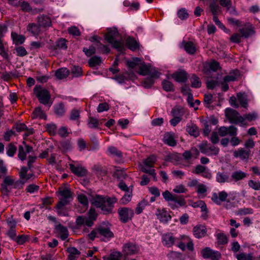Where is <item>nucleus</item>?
I'll return each mask as SVG.
<instances>
[{
  "label": "nucleus",
  "instance_id": "57",
  "mask_svg": "<svg viewBox=\"0 0 260 260\" xmlns=\"http://www.w3.org/2000/svg\"><path fill=\"white\" fill-rule=\"evenodd\" d=\"M40 189V187L34 184H29L26 188V191L30 193L37 192Z\"/></svg>",
  "mask_w": 260,
  "mask_h": 260
},
{
  "label": "nucleus",
  "instance_id": "51",
  "mask_svg": "<svg viewBox=\"0 0 260 260\" xmlns=\"http://www.w3.org/2000/svg\"><path fill=\"white\" fill-rule=\"evenodd\" d=\"M148 202L145 200H142L137 205V207L136 208V213L137 214H139L143 211L144 208L147 205Z\"/></svg>",
  "mask_w": 260,
  "mask_h": 260
},
{
  "label": "nucleus",
  "instance_id": "4",
  "mask_svg": "<svg viewBox=\"0 0 260 260\" xmlns=\"http://www.w3.org/2000/svg\"><path fill=\"white\" fill-rule=\"evenodd\" d=\"M59 192L61 198L57 204V207L61 209L67 205L69 204L70 200H72V193L69 188L61 187L59 189Z\"/></svg>",
  "mask_w": 260,
  "mask_h": 260
},
{
  "label": "nucleus",
  "instance_id": "52",
  "mask_svg": "<svg viewBox=\"0 0 260 260\" xmlns=\"http://www.w3.org/2000/svg\"><path fill=\"white\" fill-rule=\"evenodd\" d=\"M72 74L75 77H81L83 74L81 68L79 66H74L72 69Z\"/></svg>",
  "mask_w": 260,
  "mask_h": 260
},
{
  "label": "nucleus",
  "instance_id": "25",
  "mask_svg": "<svg viewBox=\"0 0 260 260\" xmlns=\"http://www.w3.org/2000/svg\"><path fill=\"white\" fill-rule=\"evenodd\" d=\"M178 240L174 237L172 234H167L162 236V242L164 245L168 247H170Z\"/></svg>",
  "mask_w": 260,
  "mask_h": 260
},
{
  "label": "nucleus",
  "instance_id": "54",
  "mask_svg": "<svg viewBox=\"0 0 260 260\" xmlns=\"http://www.w3.org/2000/svg\"><path fill=\"white\" fill-rule=\"evenodd\" d=\"M77 199L78 201L85 207L88 205V200L86 195L81 193L78 195Z\"/></svg>",
  "mask_w": 260,
  "mask_h": 260
},
{
  "label": "nucleus",
  "instance_id": "45",
  "mask_svg": "<svg viewBox=\"0 0 260 260\" xmlns=\"http://www.w3.org/2000/svg\"><path fill=\"white\" fill-rule=\"evenodd\" d=\"M121 254L119 252L115 251L111 253L110 255L104 257V260H120Z\"/></svg>",
  "mask_w": 260,
  "mask_h": 260
},
{
  "label": "nucleus",
  "instance_id": "59",
  "mask_svg": "<svg viewBox=\"0 0 260 260\" xmlns=\"http://www.w3.org/2000/svg\"><path fill=\"white\" fill-rule=\"evenodd\" d=\"M28 240V237L25 235H21L16 236L15 239L13 240L17 244L22 245L23 244Z\"/></svg>",
  "mask_w": 260,
  "mask_h": 260
},
{
  "label": "nucleus",
  "instance_id": "27",
  "mask_svg": "<svg viewBox=\"0 0 260 260\" xmlns=\"http://www.w3.org/2000/svg\"><path fill=\"white\" fill-rule=\"evenodd\" d=\"M172 76L178 82H185L187 79V74L184 71L174 73Z\"/></svg>",
  "mask_w": 260,
  "mask_h": 260
},
{
  "label": "nucleus",
  "instance_id": "42",
  "mask_svg": "<svg viewBox=\"0 0 260 260\" xmlns=\"http://www.w3.org/2000/svg\"><path fill=\"white\" fill-rule=\"evenodd\" d=\"M191 86L193 88H200L201 86L202 83L200 78L196 75L193 74L190 79Z\"/></svg>",
  "mask_w": 260,
  "mask_h": 260
},
{
  "label": "nucleus",
  "instance_id": "15",
  "mask_svg": "<svg viewBox=\"0 0 260 260\" xmlns=\"http://www.w3.org/2000/svg\"><path fill=\"white\" fill-rule=\"evenodd\" d=\"M69 166L72 172L78 177H84L87 174V169L80 165L76 166L70 164Z\"/></svg>",
  "mask_w": 260,
  "mask_h": 260
},
{
  "label": "nucleus",
  "instance_id": "16",
  "mask_svg": "<svg viewBox=\"0 0 260 260\" xmlns=\"http://www.w3.org/2000/svg\"><path fill=\"white\" fill-rule=\"evenodd\" d=\"M123 250L125 254L133 255L139 252V247L135 243L128 242L123 246Z\"/></svg>",
  "mask_w": 260,
  "mask_h": 260
},
{
  "label": "nucleus",
  "instance_id": "61",
  "mask_svg": "<svg viewBox=\"0 0 260 260\" xmlns=\"http://www.w3.org/2000/svg\"><path fill=\"white\" fill-rule=\"evenodd\" d=\"M242 117L244 118V121L247 120L248 121H251L255 120L257 118V114L255 112H253L250 113L246 114Z\"/></svg>",
  "mask_w": 260,
  "mask_h": 260
},
{
  "label": "nucleus",
  "instance_id": "63",
  "mask_svg": "<svg viewBox=\"0 0 260 260\" xmlns=\"http://www.w3.org/2000/svg\"><path fill=\"white\" fill-rule=\"evenodd\" d=\"M26 152L25 151L24 148L22 146H19L18 149V156L21 160H24L26 159Z\"/></svg>",
  "mask_w": 260,
  "mask_h": 260
},
{
  "label": "nucleus",
  "instance_id": "5",
  "mask_svg": "<svg viewBox=\"0 0 260 260\" xmlns=\"http://www.w3.org/2000/svg\"><path fill=\"white\" fill-rule=\"evenodd\" d=\"M34 92L41 104L46 105L49 103L50 94L48 90L41 86H36L34 89Z\"/></svg>",
  "mask_w": 260,
  "mask_h": 260
},
{
  "label": "nucleus",
  "instance_id": "47",
  "mask_svg": "<svg viewBox=\"0 0 260 260\" xmlns=\"http://www.w3.org/2000/svg\"><path fill=\"white\" fill-rule=\"evenodd\" d=\"M101 62V58L100 57L95 56L89 59L88 61L89 65L92 68L100 64Z\"/></svg>",
  "mask_w": 260,
  "mask_h": 260
},
{
  "label": "nucleus",
  "instance_id": "3",
  "mask_svg": "<svg viewBox=\"0 0 260 260\" xmlns=\"http://www.w3.org/2000/svg\"><path fill=\"white\" fill-rule=\"evenodd\" d=\"M120 34L116 29H110L105 35V40L119 52H122L124 49L123 42L119 40Z\"/></svg>",
  "mask_w": 260,
  "mask_h": 260
},
{
  "label": "nucleus",
  "instance_id": "29",
  "mask_svg": "<svg viewBox=\"0 0 260 260\" xmlns=\"http://www.w3.org/2000/svg\"><path fill=\"white\" fill-rule=\"evenodd\" d=\"M240 76V72L238 70H234L231 72L228 75L223 78L224 82H230L237 80Z\"/></svg>",
  "mask_w": 260,
  "mask_h": 260
},
{
  "label": "nucleus",
  "instance_id": "56",
  "mask_svg": "<svg viewBox=\"0 0 260 260\" xmlns=\"http://www.w3.org/2000/svg\"><path fill=\"white\" fill-rule=\"evenodd\" d=\"M98 49L100 50L103 53H108L110 51V48L107 46L101 43L100 41H98V44H96Z\"/></svg>",
  "mask_w": 260,
  "mask_h": 260
},
{
  "label": "nucleus",
  "instance_id": "9",
  "mask_svg": "<svg viewBox=\"0 0 260 260\" xmlns=\"http://www.w3.org/2000/svg\"><path fill=\"white\" fill-rule=\"evenodd\" d=\"M118 213L120 220L122 223H126L128 220H131L134 214L132 209L126 207L119 208Z\"/></svg>",
  "mask_w": 260,
  "mask_h": 260
},
{
  "label": "nucleus",
  "instance_id": "39",
  "mask_svg": "<svg viewBox=\"0 0 260 260\" xmlns=\"http://www.w3.org/2000/svg\"><path fill=\"white\" fill-rule=\"evenodd\" d=\"M207 191L206 186L202 183H200L196 188V191L199 194V198H205L206 196Z\"/></svg>",
  "mask_w": 260,
  "mask_h": 260
},
{
  "label": "nucleus",
  "instance_id": "21",
  "mask_svg": "<svg viewBox=\"0 0 260 260\" xmlns=\"http://www.w3.org/2000/svg\"><path fill=\"white\" fill-rule=\"evenodd\" d=\"M216 180L221 184L231 181L229 175L225 172H218L216 175Z\"/></svg>",
  "mask_w": 260,
  "mask_h": 260
},
{
  "label": "nucleus",
  "instance_id": "2",
  "mask_svg": "<svg viewBox=\"0 0 260 260\" xmlns=\"http://www.w3.org/2000/svg\"><path fill=\"white\" fill-rule=\"evenodd\" d=\"M25 183V181L17 180H15L11 176H6L1 184V191L4 196H8L12 188H22Z\"/></svg>",
  "mask_w": 260,
  "mask_h": 260
},
{
  "label": "nucleus",
  "instance_id": "31",
  "mask_svg": "<svg viewBox=\"0 0 260 260\" xmlns=\"http://www.w3.org/2000/svg\"><path fill=\"white\" fill-rule=\"evenodd\" d=\"M125 44L128 49L132 51L136 50L139 48V44L133 38L128 37L125 40Z\"/></svg>",
  "mask_w": 260,
  "mask_h": 260
},
{
  "label": "nucleus",
  "instance_id": "37",
  "mask_svg": "<svg viewBox=\"0 0 260 260\" xmlns=\"http://www.w3.org/2000/svg\"><path fill=\"white\" fill-rule=\"evenodd\" d=\"M107 151L109 155L118 158H121L122 156V152L114 146L109 147L108 148Z\"/></svg>",
  "mask_w": 260,
  "mask_h": 260
},
{
  "label": "nucleus",
  "instance_id": "58",
  "mask_svg": "<svg viewBox=\"0 0 260 260\" xmlns=\"http://www.w3.org/2000/svg\"><path fill=\"white\" fill-rule=\"evenodd\" d=\"M0 55L4 58L8 59L9 55L5 51L4 43L2 39H0Z\"/></svg>",
  "mask_w": 260,
  "mask_h": 260
},
{
  "label": "nucleus",
  "instance_id": "48",
  "mask_svg": "<svg viewBox=\"0 0 260 260\" xmlns=\"http://www.w3.org/2000/svg\"><path fill=\"white\" fill-rule=\"evenodd\" d=\"M87 124L90 128H97L99 125V122L96 118L89 116Z\"/></svg>",
  "mask_w": 260,
  "mask_h": 260
},
{
  "label": "nucleus",
  "instance_id": "7",
  "mask_svg": "<svg viewBox=\"0 0 260 260\" xmlns=\"http://www.w3.org/2000/svg\"><path fill=\"white\" fill-rule=\"evenodd\" d=\"M199 148L201 153L208 156L217 155L219 152L218 147L212 145L207 141H203L200 144Z\"/></svg>",
  "mask_w": 260,
  "mask_h": 260
},
{
  "label": "nucleus",
  "instance_id": "19",
  "mask_svg": "<svg viewBox=\"0 0 260 260\" xmlns=\"http://www.w3.org/2000/svg\"><path fill=\"white\" fill-rule=\"evenodd\" d=\"M98 232L99 235L107 239H110L114 237V234L111 231L110 228L107 226H99L98 228Z\"/></svg>",
  "mask_w": 260,
  "mask_h": 260
},
{
  "label": "nucleus",
  "instance_id": "43",
  "mask_svg": "<svg viewBox=\"0 0 260 260\" xmlns=\"http://www.w3.org/2000/svg\"><path fill=\"white\" fill-rule=\"evenodd\" d=\"M216 238L218 244L224 245L228 243V239L225 234L223 233H219L216 235Z\"/></svg>",
  "mask_w": 260,
  "mask_h": 260
},
{
  "label": "nucleus",
  "instance_id": "33",
  "mask_svg": "<svg viewBox=\"0 0 260 260\" xmlns=\"http://www.w3.org/2000/svg\"><path fill=\"white\" fill-rule=\"evenodd\" d=\"M235 256L237 259V260H254L255 259L252 253H237L235 254Z\"/></svg>",
  "mask_w": 260,
  "mask_h": 260
},
{
  "label": "nucleus",
  "instance_id": "32",
  "mask_svg": "<svg viewBox=\"0 0 260 260\" xmlns=\"http://www.w3.org/2000/svg\"><path fill=\"white\" fill-rule=\"evenodd\" d=\"M186 132L190 135L197 137L199 135V131L198 127L194 124H189L186 126Z\"/></svg>",
  "mask_w": 260,
  "mask_h": 260
},
{
  "label": "nucleus",
  "instance_id": "13",
  "mask_svg": "<svg viewBox=\"0 0 260 260\" xmlns=\"http://www.w3.org/2000/svg\"><path fill=\"white\" fill-rule=\"evenodd\" d=\"M155 215L157 218L159 219L160 222L165 223H167L171 219V215L164 208H157L156 211Z\"/></svg>",
  "mask_w": 260,
  "mask_h": 260
},
{
  "label": "nucleus",
  "instance_id": "64",
  "mask_svg": "<svg viewBox=\"0 0 260 260\" xmlns=\"http://www.w3.org/2000/svg\"><path fill=\"white\" fill-rule=\"evenodd\" d=\"M154 82V79L152 77H148L143 81V85L145 88H148L153 84Z\"/></svg>",
  "mask_w": 260,
  "mask_h": 260
},
{
  "label": "nucleus",
  "instance_id": "6",
  "mask_svg": "<svg viewBox=\"0 0 260 260\" xmlns=\"http://www.w3.org/2000/svg\"><path fill=\"white\" fill-rule=\"evenodd\" d=\"M155 162V156L154 155H150L144 160L143 163L145 166V167H143L142 169V171L143 172L147 173L150 175L152 176L154 181L157 180L156 174L155 172V170L153 169H147L146 167L150 168L153 167V166Z\"/></svg>",
  "mask_w": 260,
  "mask_h": 260
},
{
  "label": "nucleus",
  "instance_id": "60",
  "mask_svg": "<svg viewBox=\"0 0 260 260\" xmlns=\"http://www.w3.org/2000/svg\"><path fill=\"white\" fill-rule=\"evenodd\" d=\"M249 187L255 190H260V183L259 181H255L253 180H249L248 182Z\"/></svg>",
  "mask_w": 260,
  "mask_h": 260
},
{
  "label": "nucleus",
  "instance_id": "26",
  "mask_svg": "<svg viewBox=\"0 0 260 260\" xmlns=\"http://www.w3.org/2000/svg\"><path fill=\"white\" fill-rule=\"evenodd\" d=\"M182 44L183 45L184 48L186 52L190 54L193 55L195 54L197 50L195 44L190 41H183Z\"/></svg>",
  "mask_w": 260,
  "mask_h": 260
},
{
  "label": "nucleus",
  "instance_id": "18",
  "mask_svg": "<svg viewBox=\"0 0 260 260\" xmlns=\"http://www.w3.org/2000/svg\"><path fill=\"white\" fill-rule=\"evenodd\" d=\"M55 230L57 235L62 241L66 240L68 238L69 234L67 227L60 223H58L55 225Z\"/></svg>",
  "mask_w": 260,
  "mask_h": 260
},
{
  "label": "nucleus",
  "instance_id": "17",
  "mask_svg": "<svg viewBox=\"0 0 260 260\" xmlns=\"http://www.w3.org/2000/svg\"><path fill=\"white\" fill-rule=\"evenodd\" d=\"M228 194L225 191H221L218 193V195L214 192L212 193L211 200L218 205H221V202L227 201Z\"/></svg>",
  "mask_w": 260,
  "mask_h": 260
},
{
  "label": "nucleus",
  "instance_id": "38",
  "mask_svg": "<svg viewBox=\"0 0 260 260\" xmlns=\"http://www.w3.org/2000/svg\"><path fill=\"white\" fill-rule=\"evenodd\" d=\"M237 97L241 106L246 108L248 107V100L247 95L245 93H238Z\"/></svg>",
  "mask_w": 260,
  "mask_h": 260
},
{
  "label": "nucleus",
  "instance_id": "24",
  "mask_svg": "<svg viewBox=\"0 0 260 260\" xmlns=\"http://www.w3.org/2000/svg\"><path fill=\"white\" fill-rule=\"evenodd\" d=\"M27 30L32 36H38L41 32V27L38 24L35 23H29L26 27Z\"/></svg>",
  "mask_w": 260,
  "mask_h": 260
},
{
  "label": "nucleus",
  "instance_id": "50",
  "mask_svg": "<svg viewBox=\"0 0 260 260\" xmlns=\"http://www.w3.org/2000/svg\"><path fill=\"white\" fill-rule=\"evenodd\" d=\"M180 237L181 240H184L185 242L187 243L186 246L187 248L190 251H193L194 249L193 244L190 239L186 236H181Z\"/></svg>",
  "mask_w": 260,
  "mask_h": 260
},
{
  "label": "nucleus",
  "instance_id": "30",
  "mask_svg": "<svg viewBox=\"0 0 260 260\" xmlns=\"http://www.w3.org/2000/svg\"><path fill=\"white\" fill-rule=\"evenodd\" d=\"M70 74V71L66 68H62L57 70L55 76L58 79H63L67 78Z\"/></svg>",
  "mask_w": 260,
  "mask_h": 260
},
{
  "label": "nucleus",
  "instance_id": "10",
  "mask_svg": "<svg viewBox=\"0 0 260 260\" xmlns=\"http://www.w3.org/2000/svg\"><path fill=\"white\" fill-rule=\"evenodd\" d=\"M201 253L204 258H211L212 260H219L221 256L218 251H213L209 247L203 249Z\"/></svg>",
  "mask_w": 260,
  "mask_h": 260
},
{
  "label": "nucleus",
  "instance_id": "41",
  "mask_svg": "<svg viewBox=\"0 0 260 260\" xmlns=\"http://www.w3.org/2000/svg\"><path fill=\"white\" fill-rule=\"evenodd\" d=\"M11 36L13 40L16 44H22L25 40V38L23 35H18L16 32H12Z\"/></svg>",
  "mask_w": 260,
  "mask_h": 260
},
{
  "label": "nucleus",
  "instance_id": "12",
  "mask_svg": "<svg viewBox=\"0 0 260 260\" xmlns=\"http://www.w3.org/2000/svg\"><path fill=\"white\" fill-rule=\"evenodd\" d=\"M251 155L250 149H244L240 148L235 150L233 152V156L235 158H239L242 160H247Z\"/></svg>",
  "mask_w": 260,
  "mask_h": 260
},
{
  "label": "nucleus",
  "instance_id": "55",
  "mask_svg": "<svg viewBox=\"0 0 260 260\" xmlns=\"http://www.w3.org/2000/svg\"><path fill=\"white\" fill-rule=\"evenodd\" d=\"M150 67L146 64H143L140 66L139 71L140 75L145 76L149 74L150 72Z\"/></svg>",
  "mask_w": 260,
  "mask_h": 260
},
{
  "label": "nucleus",
  "instance_id": "28",
  "mask_svg": "<svg viewBox=\"0 0 260 260\" xmlns=\"http://www.w3.org/2000/svg\"><path fill=\"white\" fill-rule=\"evenodd\" d=\"M248 174L242 171H237L232 173L231 175V181L233 180L235 182L243 180L247 177Z\"/></svg>",
  "mask_w": 260,
  "mask_h": 260
},
{
  "label": "nucleus",
  "instance_id": "49",
  "mask_svg": "<svg viewBox=\"0 0 260 260\" xmlns=\"http://www.w3.org/2000/svg\"><path fill=\"white\" fill-rule=\"evenodd\" d=\"M6 149L7 154L9 156H13L17 150V147L12 143H10Z\"/></svg>",
  "mask_w": 260,
  "mask_h": 260
},
{
  "label": "nucleus",
  "instance_id": "22",
  "mask_svg": "<svg viewBox=\"0 0 260 260\" xmlns=\"http://www.w3.org/2000/svg\"><path fill=\"white\" fill-rule=\"evenodd\" d=\"M163 141L165 144L170 146L174 147L177 144V141L175 140L174 135L172 133L167 132L165 133Z\"/></svg>",
  "mask_w": 260,
  "mask_h": 260
},
{
  "label": "nucleus",
  "instance_id": "53",
  "mask_svg": "<svg viewBox=\"0 0 260 260\" xmlns=\"http://www.w3.org/2000/svg\"><path fill=\"white\" fill-rule=\"evenodd\" d=\"M210 9L213 15H217L220 11L219 6L215 2L210 4Z\"/></svg>",
  "mask_w": 260,
  "mask_h": 260
},
{
  "label": "nucleus",
  "instance_id": "34",
  "mask_svg": "<svg viewBox=\"0 0 260 260\" xmlns=\"http://www.w3.org/2000/svg\"><path fill=\"white\" fill-rule=\"evenodd\" d=\"M69 253L68 255L69 260H76L78 256L80 254V252L75 247H70L67 249Z\"/></svg>",
  "mask_w": 260,
  "mask_h": 260
},
{
  "label": "nucleus",
  "instance_id": "1",
  "mask_svg": "<svg viewBox=\"0 0 260 260\" xmlns=\"http://www.w3.org/2000/svg\"><path fill=\"white\" fill-rule=\"evenodd\" d=\"M115 202L114 199L96 195L93 199L92 203L96 207L100 209L103 214H108L112 212L113 204Z\"/></svg>",
  "mask_w": 260,
  "mask_h": 260
},
{
  "label": "nucleus",
  "instance_id": "46",
  "mask_svg": "<svg viewBox=\"0 0 260 260\" xmlns=\"http://www.w3.org/2000/svg\"><path fill=\"white\" fill-rule=\"evenodd\" d=\"M163 89L167 91H171L174 90V85L170 81L165 80L162 82Z\"/></svg>",
  "mask_w": 260,
  "mask_h": 260
},
{
  "label": "nucleus",
  "instance_id": "11",
  "mask_svg": "<svg viewBox=\"0 0 260 260\" xmlns=\"http://www.w3.org/2000/svg\"><path fill=\"white\" fill-rule=\"evenodd\" d=\"M218 133L221 137H224L228 135L230 136H236L237 135V128L233 125L229 127L221 126L218 129Z\"/></svg>",
  "mask_w": 260,
  "mask_h": 260
},
{
  "label": "nucleus",
  "instance_id": "20",
  "mask_svg": "<svg viewBox=\"0 0 260 260\" xmlns=\"http://www.w3.org/2000/svg\"><path fill=\"white\" fill-rule=\"evenodd\" d=\"M37 22L40 27H47L51 25V21L50 18L46 15H42L38 16L37 18Z\"/></svg>",
  "mask_w": 260,
  "mask_h": 260
},
{
  "label": "nucleus",
  "instance_id": "62",
  "mask_svg": "<svg viewBox=\"0 0 260 260\" xmlns=\"http://www.w3.org/2000/svg\"><path fill=\"white\" fill-rule=\"evenodd\" d=\"M66 42V39L61 38L56 42V46L59 49L65 50L67 48Z\"/></svg>",
  "mask_w": 260,
  "mask_h": 260
},
{
  "label": "nucleus",
  "instance_id": "40",
  "mask_svg": "<svg viewBox=\"0 0 260 260\" xmlns=\"http://www.w3.org/2000/svg\"><path fill=\"white\" fill-rule=\"evenodd\" d=\"M193 155L198 156L199 155V151L197 148H192L191 151H185L183 153V156L186 160L190 159Z\"/></svg>",
  "mask_w": 260,
  "mask_h": 260
},
{
  "label": "nucleus",
  "instance_id": "36",
  "mask_svg": "<svg viewBox=\"0 0 260 260\" xmlns=\"http://www.w3.org/2000/svg\"><path fill=\"white\" fill-rule=\"evenodd\" d=\"M54 111L55 114L57 116H63L66 113V109L64 104L62 103H60L54 105Z\"/></svg>",
  "mask_w": 260,
  "mask_h": 260
},
{
  "label": "nucleus",
  "instance_id": "14",
  "mask_svg": "<svg viewBox=\"0 0 260 260\" xmlns=\"http://www.w3.org/2000/svg\"><path fill=\"white\" fill-rule=\"evenodd\" d=\"M186 202L181 196L175 194L172 201L169 203V206L173 210H175L179 207L186 206Z\"/></svg>",
  "mask_w": 260,
  "mask_h": 260
},
{
  "label": "nucleus",
  "instance_id": "8",
  "mask_svg": "<svg viewBox=\"0 0 260 260\" xmlns=\"http://www.w3.org/2000/svg\"><path fill=\"white\" fill-rule=\"evenodd\" d=\"M226 117L231 123H243L244 118L235 110L228 108L225 111Z\"/></svg>",
  "mask_w": 260,
  "mask_h": 260
},
{
  "label": "nucleus",
  "instance_id": "35",
  "mask_svg": "<svg viewBox=\"0 0 260 260\" xmlns=\"http://www.w3.org/2000/svg\"><path fill=\"white\" fill-rule=\"evenodd\" d=\"M239 32L242 37L248 38L254 33L253 28L250 26V27H244L239 29Z\"/></svg>",
  "mask_w": 260,
  "mask_h": 260
},
{
  "label": "nucleus",
  "instance_id": "44",
  "mask_svg": "<svg viewBox=\"0 0 260 260\" xmlns=\"http://www.w3.org/2000/svg\"><path fill=\"white\" fill-rule=\"evenodd\" d=\"M81 110L80 109H73L70 113V119L71 120H78L80 117Z\"/></svg>",
  "mask_w": 260,
  "mask_h": 260
},
{
  "label": "nucleus",
  "instance_id": "23",
  "mask_svg": "<svg viewBox=\"0 0 260 260\" xmlns=\"http://www.w3.org/2000/svg\"><path fill=\"white\" fill-rule=\"evenodd\" d=\"M207 232L205 226L202 225H198L194 226L193 229V233L197 238H201L204 237Z\"/></svg>",
  "mask_w": 260,
  "mask_h": 260
}]
</instances>
